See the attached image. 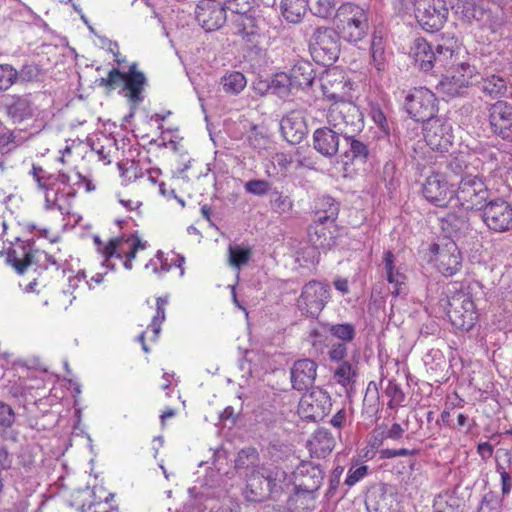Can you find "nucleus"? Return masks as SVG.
<instances>
[{
    "label": "nucleus",
    "instance_id": "1",
    "mask_svg": "<svg viewBox=\"0 0 512 512\" xmlns=\"http://www.w3.org/2000/svg\"><path fill=\"white\" fill-rule=\"evenodd\" d=\"M93 241L106 267L115 269L120 265L126 270H132L135 265L143 264L147 271L154 274L165 273L170 269L164 253L154 251L150 243L138 235L116 236L107 241L94 236Z\"/></svg>",
    "mask_w": 512,
    "mask_h": 512
},
{
    "label": "nucleus",
    "instance_id": "2",
    "mask_svg": "<svg viewBox=\"0 0 512 512\" xmlns=\"http://www.w3.org/2000/svg\"><path fill=\"white\" fill-rule=\"evenodd\" d=\"M31 174L44 195L45 209L70 214L76 190L68 183V176L49 174L36 165H33Z\"/></svg>",
    "mask_w": 512,
    "mask_h": 512
},
{
    "label": "nucleus",
    "instance_id": "3",
    "mask_svg": "<svg viewBox=\"0 0 512 512\" xmlns=\"http://www.w3.org/2000/svg\"><path fill=\"white\" fill-rule=\"evenodd\" d=\"M338 213L339 206L333 198L324 196L317 200L315 219L308 228L309 241L315 248L331 249L336 244Z\"/></svg>",
    "mask_w": 512,
    "mask_h": 512
},
{
    "label": "nucleus",
    "instance_id": "4",
    "mask_svg": "<svg viewBox=\"0 0 512 512\" xmlns=\"http://www.w3.org/2000/svg\"><path fill=\"white\" fill-rule=\"evenodd\" d=\"M333 23L342 40L357 43L368 34L369 11L354 2H344L336 9Z\"/></svg>",
    "mask_w": 512,
    "mask_h": 512
},
{
    "label": "nucleus",
    "instance_id": "5",
    "mask_svg": "<svg viewBox=\"0 0 512 512\" xmlns=\"http://www.w3.org/2000/svg\"><path fill=\"white\" fill-rule=\"evenodd\" d=\"M457 286L454 282L448 288L446 314L454 328L469 331L478 321V311L472 295Z\"/></svg>",
    "mask_w": 512,
    "mask_h": 512
},
{
    "label": "nucleus",
    "instance_id": "6",
    "mask_svg": "<svg viewBox=\"0 0 512 512\" xmlns=\"http://www.w3.org/2000/svg\"><path fill=\"white\" fill-rule=\"evenodd\" d=\"M146 84V77L142 71L138 69V63L130 64L127 72H121L117 68L111 69L106 77L98 80V86L111 92L122 86L125 96L129 102L138 104L143 100V90Z\"/></svg>",
    "mask_w": 512,
    "mask_h": 512
},
{
    "label": "nucleus",
    "instance_id": "7",
    "mask_svg": "<svg viewBox=\"0 0 512 512\" xmlns=\"http://www.w3.org/2000/svg\"><path fill=\"white\" fill-rule=\"evenodd\" d=\"M283 474L284 472L277 466H256L247 478L245 497L253 502L266 500L277 491L278 482Z\"/></svg>",
    "mask_w": 512,
    "mask_h": 512
},
{
    "label": "nucleus",
    "instance_id": "8",
    "mask_svg": "<svg viewBox=\"0 0 512 512\" xmlns=\"http://www.w3.org/2000/svg\"><path fill=\"white\" fill-rule=\"evenodd\" d=\"M489 198V189L482 177L466 174L453 192L456 206L464 211L482 209Z\"/></svg>",
    "mask_w": 512,
    "mask_h": 512
},
{
    "label": "nucleus",
    "instance_id": "9",
    "mask_svg": "<svg viewBox=\"0 0 512 512\" xmlns=\"http://www.w3.org/2000/svg\"><path fill=\"white\" fill-rule=\"evenodd\" d=\"M326 118L328 124L344 137L356 135L364 127L363 114L351 100L331 103Z\"/></svg>",
    "mask_w": 512,
    "mask_h": 512
},
{
    "label": "nucleus",
    "instance_id": "10",
    "mask_svg": "<svg viewBox=\"0 0 512 512\" xmlns=\"http://www.w3.org/2000/svg\"><path fill=\"white\" fill-rule=\"evenodd\" d=\"M430 262L445 277H452L462 268V253L455 241L444 239L429 247Z\"/></svg>",
    "mask_w": 512,
    "mask_h": 512
},
{
    "label": "nucleus",
    "instance_id": "11",
    "mask_svg": "<svg viewBox=\"0 0 512 512\" xmlns=\"http://www.w3.org/2000/svg\"><path fill=\"white\" fill-rule=\"evenodd\" d=\"M477 70L467 59L455 64L441 73V79L438 83V90L447 97L460 96L467 89L476 76Z\"/></svg>",
    "mask_w": 512,
    "mask_h": 512
},
{
    "label": "nucleus",
    "instance_id": "12",
    "mask_svg": "<svg viewBox=\"0 0 512 512\" xmlns=\"http://www.w3.org/2000/svg\"><path fill=\"white\" fill-rule=\"evenodd\" d=\"M414 15L422 30L435 33L444 27L449 10L445 0H415Z\"/></svg>",
    "mask_w": 512,
    "mask_h": 512
},
{
    "label": "nucleus",
    "instance_id": "13",
    "mask_svg": "<svg viewBox=\"0 0 512 512\" xmlns=\"http://www.w3.org/2000/svg\"><path fill=\"white\" fill-rule=\"evenodd\" d=\"M339 38L335 28H316L309 43L314 60L325 66L334 63L338 59L340 52Z\"/></svg>",
    "mask_w": 512,
    "mask_h": 512
},
{
    "label": "nucleus",
    "instance_id": "14",
    "mask_svg": "<svg viewBox=\"0 0 512 512\" xmlns=\"http://www.w3.org/2000/svg\"><path fill=\"white\" fill-rule=\"evenodd\" d=\"M405 109L412 119L426 123L436 118L438 99L430 89L415 87L405 98Z\"/></svg>",
    "mask_w": 512,
    "mask_h": 512
},
{
    "label": "nucleus",
    "instance_id": "15",
    "mask_svg": "<svg viewBox=\"0 0 512 512\" xmlns=\"http://www.w3.org/2000/svg\"><path fill=\"white\" fill-rule=\"evenodd\" d=\"M353 83L346 72L333 67L328 69L321 78V91L323 97L331 103L351 100Z\"/></svg>",
    "mask_w": 512,
    "mask_h": 512
},
{
    "label": "nucleus",
    "instance_id": "16",
    "mask_svg": "<svg viewBox=\"0 0 512 512\" xmlns=\"http://www.w3.org/2000/svg\"><path fill=\"white\" fill-rule=\"evenodd\" d=\"M331 289L328 284L311 280L306 283L298 298L297 304L301 311L310 316H317L330 301Z\"/></svg>",
    "mask_w": 512,
    "mask_h": 512
},
{
    "label": "nucleus",
    "instance_id": "17",
    "mask_svg": "<svg viewBox=\"0 0 512 512\" xmlns=\"http://www.w3.org/2000/svg\"><path fill=\"white\" fill-rule=\"evenodd\" d=\"M37 250L25 241L16 239L9 243L0 251V257H3L6 265L10 266L13 271L19 275H25L35 263Z\"/></svg>",
    "mask_w": 512,
    "mask_h": 512
},
{
    "label": "nucleus",
    "instance_id": "18",
    "mask_svg": "<svg viewBox=\"0 0 512 512\" xmlns=\"http://www.w3.org/2000/svg\"><path fill=\"white\" fill-rule=\"evenodd\" d=\"M423 137L431 150L446 153L453 145V127L445 118H434L423 126Z\"/></svg>",
    "mask_w": 512,
    "mask_h": 512
},
{
    "label": "nucleus",
    "instance_id": "19",
    "mask_svg": "<svg viewBox=\"0 0 512 512\" xmlns=\"http://www.w3.org/2000/svg\"><path fill=\"white\" fill-rule=\"evenodd\" d=\"M421 192L425 200L431 205L438 208H447L453 199L454 189L445 174L433 172L425 178Z\"/></svg>",
    "mask_w": 512,
    "mask_h": 512
},
{
    "label": "nucleus",
    "instance_id": "20",
    "mask_svg": "<svg viewBox=\"0 0 512 512\" xmlns=\"http://www.w3.org/2000/svg\"><path fill=\"white\" fill-rule=\"evenodd\" d=\"M482 219L487 228L493 232L503 233L512 230V204L502 198L487 202Z\"/></svg>",
    "mask_w": 512,
    "mask_h": 512
},
{
    "label": "nucleus",
    "instance_id": "21",
    "mask_svg": "<svg viewBox=\"0 0 512 512\" xmlns=\"http://www.w3.org/2000/svg\"><path fill=\"white\" fill-rule=\"evenodd\" d=\"M461 44L458 38L449 34H442L438 44L435 47V64L440 73H443L449 68H453L455 64L466 59L461 56Z\"/></svg>",
    "mask_w": 512,
    "mask_h": 512
},
{
    "label": "nucleus",
    "instance_id": "22",
    "mask_svg": "<svg viewBox=\"0 0 512 512\" xmlns=\"http://www.w3.org/2000/svg\"><path fill=\"white\" fill-rule=\"evenodd\" d=\"M196 20L206 31H215L226 22V9L218 0H200L195 10Z\"/></svg>",
    "mask_w": 512,
    "mask_h": 512
},
{
    "label": "nucleus",
    "instance_id": "23",
    "mask_svg": "<svg viewBox=\"0 0 512 512\" xmlns=\"http://www.w3.org/2000/svg\"><path fill=\"white\" fill-rule=\"evenodd\" d=\"M331 406L330 397L322 391L305 393L298 404V414L302 419L318 421L324 418Z\"/></svg>",
    "mask_w": 512,
    "mask_h": 512
},
{
    "label": "nucleus",
    "instance_id": "24",
    "mask_svg": "<svg viewBox=\"0 0 512 512\" xmlns=\"http://www.w3.org/2000/svg\"><path fill=\"white\" fill-rule=\"evenodd\" d=\"M489 123L495 134L512 141V105L499 100L489 109Z\"/></svg>",
    "mask_w": 512,
    "mask_h": 512
},
{
    "label": "nucleus",
    "instance_id": "25",
    "mask_svg": "<svg viewBox=\"0 0 512 512\" xmlns=\"http://www.w3.org/2000/svg\"><path fill=\"white\" fill-rule=\"evenodd\" d=\"M280 130L287 142L299 144L308 133L303 113L299 110L287 113L280 121Z\"/></svg>",
    "mask_w": 512,
    "mask_h": 512
},
{
    "label": "nucleus",
    "instance_id": "26",
    "mask_svg": "<svg viewBox=\"0 0 512 512\" xmlns=\"http://www.w3.org/2000/svg\"><path fill=\"white\" fill-rule=\"evenodd\" d=\"M168 304V298L158 297L156 298V310L155 314L152 317V320L145 331H143L138 336V341L142 345V349L145 353L150 352V347L148 346L147 340L150 343H154L157 341L159 334L161 332V325L166 319L165 309Z\"/></svg>",
    "mask_w": 512,
    "mask_h": 512
},
{
    "label": "nucleus",
    "instance_id": "27",
    "mask_svg": "<svg viewBox=\"0 0 512 512\" xmlns=\"http://www.w3.org/2000/svg\"><path fill=\"white\" fill-rule=\"evenodd\" d=\"M290 374L292 387L295 390H307L315 382L317 364L311 359H300L293 364Z\"/></svg>",
    "mask_w": 512,
    "mask_h": 512
},
{
    "label": "nucleus",
    "instance_id": "28",
    "mask_svg": "<svg viewBox=\"0 0 512 512\" xmlns=\"http://www.w3.org/2000/svg\"><path fill=\"white\" fill-rule=\"evenodd\" d=\"M409 56L413 64L423 72H430L435 64V49L423 37L414 39L410 46Z\"/></svg>",
    "mask_w": 512,
    "mask_h": 512
},
{
    "label": "nucleus",
    "instance_id": "29",
    "mask_svg": "<svg viewBox=\"0 0 512 512\" xmlns=\"http://www.w3.org/2000/svg\"><path fill=\"white\" fill-rule=\"evenodd\" d=\"M339 132L330 127L317 128L313 133L314 149L325 157H333L339 150Z\"/></svg>",
    "mask_w": 512,
    "mask_h": 512
},
{
    "label": "nucleus",
    "instance_id": "30",
    "mask_svg": "<svg viewBox=\"0 0 512 512\" xmlns=\"http://www.w3.org/2000/svg\"><path fill=\"white\" fill-rule=\"evenodd\" d=\"M122 207L137 215L141 214L144 201V189L140 183L125 184L116 194Z\"/></svg>",
    "mask_w": 512,
    "mask_h": 512
},
{
    "label": "nucleus",
    "instance_id": "31",
    "mask_svg": "<svg viewBox=\"0 0 512 512\" xmlns=\"http://www.w3.org/2000/svg\"><path fill=\"white\" fill-rule=\"evenodd\" d=\"M335 447V438L327 429H317L307 442V448L311 457L324 458Z\"/></svg>",
    "mask_w": 512,
    "mask_h": 512
},
{
    "label": "nucleus",
    "instance_id": "32",
    "mask_svg": "<svg viewBox=\"0 0 512 512\" xmlns=\"http://www.w3.org/2000/svg\"><path fill=\"white\" fill-rule=\"evenodd\" d=\"M324 479V473L318 465L310 462L302 463L298 468L299 486L303 491L314 492L318 490Z\"/></svg>",
    "mask_w": 512,
    "mask_h": 512
},
{
    "label": "nucleus",
    "instance_id": "33",
    "mask_svg": "<svg viewBox=\"0 0 512 512\" xmlns=\"http://www.w3.org/2000/svg\"><path fill=\"white\" fill-rule=\"evenodd\" d=\"M315 72L310 62L297 61L289 71L288 80L292 88H306L312 85Z\"/></svg>",
    "mask_w": 512,
    "mask_h": 512
},
{
    "label": "nucleus",
    "instance_id": "34",
    "mask_svg": "<svg viewBox=\"0 0 512 512\" xmlns=\"http://www.w3.org/2000/svg\"><path fill=\"white\" fill-rule=\"evenodd\" d=\"M114 494L108 492L102 486H94L92 491V500L87 505H83L82 512H119L117 507H112L111 501Z\"/></svg>",
    "mask_w": 512,
    "mask_h": 512
},
{
    "label": "nucleus",
    "instance_id": "35",
    "mask_svg": "<svg viewBox=\"0 0 512 512\" xmlns=\"http://www.w3.org/2000/svg\"><path fill=\"white\" fill-rule=\"evenodd\" d=\"M395 255L391 251L383 254V264L386 273V279L389 284L394 286L393 294L398 296L402 291V286L406 285L407 276L400 268L395 265Z\"/></svg>",
    "mask_w": 512,
    "mask_h": 512
},
{
    "label": "nucleus",
    "instance_id": "36",
    "mask_svg": "<svg viewBox=\"0 0 512 512\" xmlns=\"http://www.w3.org/2000/svg\"><path fill=\"white\" fill-rule=\"evenodd\" d=\"M236 34L246 43L256 45L261 38L258 21L255 17L246 14L236 19Z\"/></svg>",
    "mask_w": 512,
    "mask_h": 512
},
{
    "label": "nucleus",
    "instance_id": "37",
    "mask_svg": "<svg viewBox=\"0 0 512 512\" xmlns=\"http://www.w3.org/2000/svg\"><path fill=\"white\" fill-rule=\"evenodd\" d=\"M355 135H351L350 137H344L349 144V148L343 153V164L345 166L355 165V164H364L369 156L368 146L356 139Z\"/></svg>",
    "mask_w": 512,
    "mask_h": 512
},
{
    "label": "nucleus",
    "instance_id": "38",
    "mask_svg": "<svg viewBox=\"0 0 512 512\" xmlns=\"http://www.w3.org/2000/svg\"><path fill=\"white\" fill-rule=\"evenodd\" d=\"M8 115L15 121L21 122L33 116V105L28 96L14 95L7 107Z\"/></svg>",
    "mask_w": 512,
    "mask_h": 512
},
{
    "label": "nucleus",
    "instance_id": "39",
    "mask_svg": "<svg viewBox=\"0 0 512 512\" xmlns=\"http://www.w3.org/2000/svg\"><path fill=\"white\" fill-rule=\"evenodd\" d=\"M220 86L225 94L239 95L247 86V79L240 71L230 70L220 78Z\"/></svg>",
    "mask_w": 512,
    "mask_h": 512
},
{
    "label": "nucleus",
    "instance_id": "40",
    "mask_svg": "<svg viewBox=\"0 0 512 512\" xmlns=\"http://www.w3.org/2000/svg\"><path fill=\"white\" fill-rule=\"evenodd\" d=\"M308 1L307 0H282L281 1V14L283 18L293 24L302 21L307 13Z\"/></svg>",
    "mask_w": 512,
    "mask_h": 512
},
{
    "label": "nucleus",
    "instance_id": "41",
    "mask_svg": "<svg viewBox=\"0 0 512 512\" xmlns=\"http://www.w3.org/2000/svg\"><path fill=\"white\" fill-rule=\"evenodd\" d=\"M463 500L455 493L444 491L437 495L433 502L435 512H462Z\"/></svg>",
    "mask_w": 512,
    "mask_h": 512
},
{
    "label": "nucleus",
    "instance_id": "42",
    "mask_svg": "<svg viewBox=\"0 0 512 512\" xmlns=\"http://www.w3.org/2000/svg\"><path fill=\"white\" fill-rule=\"evenodd\" d=\"M481 91L490 98H500L506 94L507 82L500 75H486L481 81Z\"/></svg>",
    "mask_w": 512,
    "mask_h": 512
},
{
    "label": "nucleus",
    "instance_id": "43",
    "mask_svg": "<svg viewBox=\"0 0 512 512\" xmlns=\"http://www.w3.org/2000/svg\"><path fill=\"white\" fill-rule=\"evenodd\" d=\"M252 248L250 246L230 244L228 247L229 264L237 269L248 264L252 257Z\"/></svg>",
    "mask_w": 512,
    "mask_h": 512
},
{
    "label": "nucleus",
    "instance_id": "44",
    "mask_svg": "<svg viewBox=\"0 0 512 512\" xmlns=\"http://www.w3.org/2000/svg\"><path fill=\"white\" fill-rule=\"evenodd\" d=\"M371 57L374 66L378 71L385 70L386 55H385V42L381 36L373 35L371 40Z\"/></svg>",
    "mask_w": 512,
    "mask_h": 512
},
{
    "label": "nucleus",
    "instance_id": "45",
    "mask_svg": "<svg viewBox=\"0 0 512 512\" xmlns=\"http://www.w3.org/2000/svg\"><path fill=\"white\" fill-rule=\"evenodd\" d=\"M259 461V453L255 447H246L241 449L235 459V467L237 469L256 468Z\"/></svg>",
    "mask_w": 512,
    "mask_h": 512
},
{
    "label": "nucleus",
    "instance_id": "46",
    "mask_svg": "<svg viewBox=\"0 0 512 512\" xmlns=\"http://www.w3.org/2000/svg\"><path fill=\"white\" fill-rule=\"evenodd\" d=\"M120 176L123 181L129 182L128 184L137 183L136 180L142 177V172L139 164L134 160H122L118 163Z\"/></svg>",
    "mask_w": 512,
    "mask_h": 512
},
{
    "label": "nucleus",
    "instance_id": "47",
    "mask_svg": "<svg viewBox=\"0 0 512 512\" xmlns=\"http://www.w3.org/2000/svg\"><path fill=\"white\" fill-rule=\"evenodd\" d=\"M356 371L348 361H342L334 371V378L343 387L354 384Z\"/></svg>",
    "mask_w": 512,
    "mask_h": 512
},
{
    "label": "nucleus",
    "instance_id": "48",
    "mask_svg": "<svg viewBox=\"0 0 512 512\" xmlns=\"http://www.w3.org/2000/svg\"><path fill=\"white\" fill-rule=\"evenodd\" d=\"M386 397L389 398L388 407L390 409L398 408L402 406L405 401V394L402 391V388L396 380H389L388 384L384 390Z\"/></svg>",
    "mask_w": 512,
    "mask_h": 512
},
{
    "label": "nucleus",
    "instance_id": "49",
    "mask_svg": "<svg viewBox=\"0 0 512 512\" xmlns=\"http://www.w3.org/2000/svg\"><path fill=\"white\" fill-rule=\"evenodd\" d=\"M18 81V70L11 64H0V93L10 89Z\"/></svg>",
    "mask_w": 512,
    "mask_h": 512
},
{
    "label": "nucleus",
    "instance_id": "50",
    "mask_svg": "<svg viewBox=\"0 0 512 512\" xmlns=\"http://www.w3.org/2000/svg\"><path fill=\"white\" fill-rule=\"evenodd\" d=\"M329 332L344 343L351 342L356 335L355 327L351 323L334 324L329 328Z\"/></svg>",
    "mask_w": 512,
    "mask_h": 512
},
{
    "label": "nucleus",
    "instance_id": "51",
    "mask_svg": "<svg viewBox=\"0 0 512 512\" xmlns=\"http://www.w3.org/2000/svg\"><path fill=\"white\" fill-rule=\"evenodd\" d=\"M369 467L365 464H359V461H355L347 472L345 479V485L352 487L367 476Z\"/></svg>",
    "mask_w": 512,
    "mask_h": 512
},
{
    "label": "nucleus",
    "instance_id": "52",
    "mask_svg": "<svg viewBox=\"0 0 512 512\" xmlns=\"http://www.w3.org/2000/svg\"><path fill=\"white\" fill-rule=\"evenodd\" d=\"M42 74L41 67L36 63L24 64L18 71V80L24 83L36 82Z\"/></svg>",
    "mask_w": 512,
    "mask_h": 512
},
{
    "label": "nucleus",
    "instance_id": "53",
    "mask_svg": "<svg viewBox=\"0 0 512 512\" xmlns=\"http://www.w3.org/2000/svg\"><path fill=\"white\" fill-rule=\"evenodd\" d=\"M335 7V0H314L311 11L315 16L327 19L336 11Z\"/></svg>",
    "mask_w": 512,
    "mask_h": 512
},
{
    "label": "nucleus",
    "instance_id": "54",
    "mask_svg": "<svg viewBox=\"0 0 512 512\" xmlns=\"http://www.w3.org/2000/svg\"><path fill=\"white\" fill-rule=\"evenodd\" d=\"M441 228L450 235L456 234L463 228L466 221L462 217L457 216L455 213H448L444 218L441 219Z\"/></svg>",
    "mask_w": 512,
    "mask_h": 512
},
{
    "label": "nucleus",
    "instance_id": "55",
    "mask_svg": "<svg viewBox=\"0 0 512 512\" xmlns=\"http://www.w3.org/2000/svg\"><path fill=\"white\" fill-rule=\"evenodd\" d=\"M245 191L255 196H264L271 190V184L263 179H252L245 183Z\"/></svg>",
    "mask_w": 512,
    "mask_h": 512
},
{
    "label": "nucleus",
    "instance_id": "56",
    "mask_svg": "<svg viewBox=\"0 0 512 512\" xmlns=\"http://www.w3.org/2000/svg\"><path fill=\"white\" fill-rule=\"evenodd\" d=\"M16 146V136L14 132L4 127L0 132V155L10 153Z\"/></svg>",
    "mask_w": 512,
    "mask_h": 512
},
{
    "label": "nucleus",
    "instance_id": "57",
    "mask_svg": "<svg viewBox=\"0 0 512 512\" xmlns=\"http://www.w3.org/2000/svg\"><path fill=\"white\" fill-rule=\"evenodd\" d=\"M226 10L238 14L246 15L253 7V0H225L223 3Z\"/></svg>",
    "mask_w": 512,
    "mask_h": 512
},
{
    "label": "nucleus",
    "instance_id": "58",
    "mask_svg": "<svg viewBox=\"0 0 512 512\" xmlns=\"http://www.w3.org/2000/svg\"><path fill=\"white\" fill-rule=\"evenodd\" d=\"M496 471L500 475L502 495L507 496L512 490V477L506 467L499 462L496 463Z\"/></svg>",
    "mask_w": 512,
    "mask_h": 512
},
{
    "label": "nucleus",
    "instance_id": "59",
    "mask_svg": "<svg viewBox=\"0 0 512 512\" xmlns=\"http://www.w3.org/2000/svg\"><path fill=\"white\" fill-rule=\"evenodd\" d=\"M502 501L498 500L493 493H488L483 497L480 505V512H500Z\"/></svg>",
    "mask_w": 512,
    "mask_h": 512
},
{
    "label": "nucleus",
    "instance_id": "60",
    "mask_svg": "<svg viewBox=\"0 0 512 512\" xmlns=\"http://www.w3.org/2000/svg\"><path fill=\"white\" fill-rule=\"evenodd\" d=\"M328 356L331 361L342 362L347 356V343L338 342L331 345Z\"/></svg>",
    "mask_w": 512,
    "mask_h": 512
},
{
    "label": "nucleus",
    "instance_id": "61",
    "mask_svg": "<svg viewBox=\"0 0 512 512\" xmlns=\"http://www.w3.org/2000/svg\"><path fill=\"white\" fill-rule=\"evenodd\" d=\"M15 420V414L12 410V408L3 403L0 402V426L2 427H10Z\"/></svg>",
    "mask_w": 512,
    "mask_h": 512
},
{
    "label": "nucleus",
    "instance_id": "62",
    "mask_svg": "<svg viewBox=\"0 0 512 512\" xmlns=\"http://www.w3.org/2000/svg\"><path fill=\"white\" fill-rule=\"evenodd\" d=\"M273 206L276 211L286 213L292 210L293 201L289 196L279 194L278 197L273 201Z\"/></svg>",
    "mask_w": 512,
    "mask_h": 512
},
{
    "label": "nucleus",
    "instance_id": "63",
    "mask_svg": "<svg viewBox=\"0 0 512 512\" xmlns=\"http://www.w3.org/2000/svg\"><path fill=\"white\" fill-rule=\"evenodd\" d=\"M405 429L399 423H393L387 430L385 437L394 441L401 440L404 436Z\"/></svg>",
    "mask_w": 512,
    "mask_h": 512
},
{
    "label": "nucleus",
    "instance_id": "64",
    "mask_svg": "<svg viewBox=\"0 0 512 512\" xmlns=\"http://www.w3.org/2000/svg\"><path fill=\"white\" fill-rule=\"evenodd\" d=\"M494 452L493 446L489 442H481L477 446V453L482 460H488Z\"/></svg>",
    "mask_w": 512,
    "mask_h": 512
}]
</instances>
